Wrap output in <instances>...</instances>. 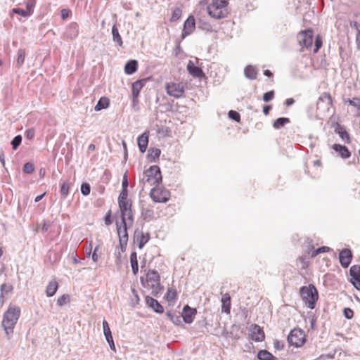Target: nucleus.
<instances>
[{"label": "nucleus", "mask_w": 360, "mask_h": 360, "mask_svg": "<svg viewBox=\"0 0 360 360\" xmlns=\"http://www.w3.org/2000/svg\"><path fill=\"white\" fill-rule=\"evenodd\" d=\"M20 315V307L10 304L4 313L2 326L6 334L9 337L13 333V329Z\"/></svg>", "instance_id": "f257e3e1"}, {"label": "nucleus", "mask_w": 360, "mask_h": 360, "mask_svg": "<svg viewBox=\"0 0 360 360\" xmlns=\"http://www.w3.org/2000/svg\"><path fill=\"white\" fill-rule=\"evenodd\" d=\"M229 1V0H212L207 8L208 14L215 19L227 17L229 13L228 9Z\"/></svg>", "instance_id": "f03ea898"}, {"label": "nucleus", "mask_w": 360, "mask_h": 360, "mask_svg": "<svg viewBox=\"0 0 360 360\" xmlns=\"http://www.w3.org/2000/svg\"><path fill=\"white\" fill-rule=\"evenodd\" d=\"M300 295L308 308L311 309L315 308L316 303L319 299V293L314 285L309 284L307 286H302L300 290Z\"/></svg>", "instance_id": "7ed1b4c3"}, {"label": "nucleus", "mask_w": 360, "mask_h": 360, "mask_svg": "<svg viewBox=\"0 0 360 360\" xmlns=\"http://www.w3.org/2000/svg\"><path fill=\"white\" fill-rule=\"evenodd\" d=\"M288 342L294 347H302L307 342V336L304 331L299 328H295L290 330L288 336Z\"/></svg>", "instance_id": "20e7f679"}, {"label": "nucleus", "mask_w": 360, "mask_h": 360, "mask_svg": "<svg viewBox=\"0 0 360 360\" xmlns=\"http://www.w3.org/2000/svg\"><path fill=\"white\" fill-rule=\"evenodd\" d=\"M133 224H129L128 221H117V231L119 237L120 247L123 252L126 250L128 242L127 228L132 226Z\"/></svg>", "instance_id": "39448f33"}, {"label": "nucleus", "mask_w": 360, "mask_h": 360, "mask_svg": "<svg viewBox=\"0 0 360 360\" xmlns=\"http://www.w3.org/2000/svg\"><path fill=\"white\" fill-rule=\"evenodd\" d=\"M146 183L150 186H158L162 181V174L158 166H151L146 172Z\"/></svg>", "instance_id": "423d86ee"}, {"label": "nucleus", "mask_w": 360, "mask_h": 360, "mask_svg": "<svg viewBox=\"0 0 360 360\" xmlns=\"http://www.w3.org/2000/svg\"><path fill=\"white\" fill-rule=\"evenodd\" d=\"M165 91L169 96L179 98L184 94L185 86L181 82H168L165 84Z\"/></svg>", "instance_id": "0eeeda50"}, {"label": "nucleus", "mask_w": 360, "mask_h": 360, "mask_svg": "<svg viewBox=\"0 0 360 360\" xmlns=\"http://www.w3.org/2000/svg\"><path fill=\"white\" fill-rule=\"evenodd\" d=\"M150 196L154 202H165L170 198V193L167 189L155 186L151 189Z\"/></svg>", "instance_id": "6e6552de"}, {"label": "nucleus", "mask_w": 360, "mask_h": 360, "mask_svg": "<svg viewBox=\"0 0 360 360\" xmlns=\"http://www.w3.org/2000/svg\"><path fill=\"white\" fill-rule=\"evenodd\" d=\"M160 285V277L155 270H150L146 274L144 286L157 290Z\"/></svg>", "instance_id": "1a4fd4ad"}, {"label": "nucleus", "mask_w": 360, "mask_h": 360, "mask_svg": "<svg viewBox=\"0 0 360 360\" xmlns=\"http://www.w3.org/2000/svg\"><path fill=\"white\" fill-rule=\"evenodd\" d=\"M314 38V32L311 29L302 30L297 34V41L299 44L302 47L307 49L309 48L312 45Z\"/></svg>", "instance_id": "9d476101"}, {"label": "nucleus", "mask_w": 360, "mask_h": 360, "mask_svg": "<svg viewBox=\"0 0 360 360\" xmlns=\"http://www.w3.org/2000/svg\"><path fill=\"white\" fill-rule=\"evenodd\" d=\"M118 204L121 212V221H128L129 224H133L134 216L131 210V202H120Z\"/></svg>", "instance_id": "9b49d317"}, {"label": "nucleus", "mask_w": 360, "mask_h": 360, "mask_svg": "<svg viewBox=\"0 0 360 360\" xmlns=\"http://www.w3.org/2000/svg\"><path fill=\"white\" fill-rule=\"evenodd\" d=\"M198 63V61L197 59L195 63L193 60H189L188 62L186 69L188 73L193 77L202 78L205 77V73L197 65Z\"/></svg>", "instance_id": "f8f14e48"}, {"label": "nucleus", "mask_w": 360, "mask_h": 360, "mask_svg": "<svg viewBox=\"0 0 360 360\" xmlns=\"http://www.w3.org/2000/svg\"><path fill=\"white\" fill-rule=\"evenodd\" d=\"M250 338L255 342H262L265 339V334L263 329L257 324L250 327Z\"/></svg>", "instance_id": "ddd939ff"}, {"label": "nucleus", "mask_w": 360, "mask_h": 360, "mask_svg": "<svg viewBox=\"0 0 360 360\" xmlns=\"http://www.w3.org/2000/svg\"><path fill=\"white\" fill-rule=\"evenodd\" d=\"M195 29V20L193 15H191L186 19L184 24V29L182 32V38L191 34Z\"/></svg>", "instance_id": "4468645a"}, {"label": "nucleus", "mask_w": 360, "mask_h": 360, "mask_svg": "<svg viewBox=\"0 0 360 360\" xmlns=\"http://www.w3.org/2000/svg\"><path fill=\"white\" fill-rule=\"evenodd\" d=\"M197 314V310L195 308H191L188 305L184 307L181 316L184 321L186 323H191Z\"/></svg>", "instance_id": "2eb2a0df"}, {"label": "nucleus", "mask_w": 360, "mask_h": 360, "mask_svg": "<svg viewBox=\"0 0 360 360\" xmlns=\"http://www.w3.org/2000/svg\"><path fill=\"white\" fill-rule=\"evenodd\" d=\"M150 79V77L141 79L140 80H137L132 84L131 91L134 101L136 100L141 90L146 85V82Z\"/></svg>", "instance_id": "dca6fc26"}, {"label": "nucleus", "mask_w": 360, "mask_h": 360, "mask_svg": "<svg viewBox=\"0 0 360 360\" xmlns=\"http://www.w3.org/2000/svg\"><path fill=\"white\" fill-rule=\"evenodd\" d=\"M352 258V254L350 250L344 249L339 255V260L341 266L344 268H347L351 263Z\"/></svg>", "instance_id": "f3484780"}, {"label": "nucleus", "mask_w": 360, "mask_h": 360, "mask_svg": "<svg viewBox=\"0 0 360 360\" xmlns=\"http://www.w3.org/2000/svg\"><path fill=\"white\" fill-rule=\"evenodd\" d=\"M164 299L169 305H174L178 299V292L174 286L169 287L164 295Z\"/></svg>", "instance_id": "a211bd4d"}, {"label": "nucleus", "mask_w": 360, "mask_h": 360, "mask_svg": "<svg viewBox=\"0 0 360 360\" xmlns=\"http://www.w3.org/2000/svg\"><path fill=\"white\" fill-rule=\"evenodd\" d=\"M146 302L149 307L154 310V311L159 314H162L164 312L163 307L155 299L147 296L146 297Z\"/></svg>", "instance_id": "6ab92c4d"}, {"label": "nucleus", "mask_w": 360, "mask_h": 360, "mask_svg": "<svg viewBox=\"0 0 360 360\" xmlns=\"http://www.w3.org/2000/svg\"><path fill=\"white\" fill-rule=\"evenodd\" d=\"M148 139H149V132L146 131L143 133L141 136L138 137L137 142L140 151L143 153L146 152L148 144Z\"/></svg>", "instance_id": "aec40b11"}, {"label": "nucleus", "mask_w": 360, "mask_h": 360, "mask_svg": "<svg viewBox=\"0 0 360 360\" xmlns=\"http://www.w3.org/2000/svg\"><path fill=\"white\" fill-rule=\"evenodd\" d=\"M221 311L227 314H230L231 311V296L229 293L222 295L221 300Z\"/></svg>", "instance_id": "412c9836"}, {"label": "nucleus", "mask_w": 360, "mask_h": 360, "mask_svg": "<svg viewBox=\"0 0 360 360\" xmlns=\"http://www.w3.org/2000/svg\"><path fill=\"white\" fill-rule=\"evenodd\" d=\"M335 133L338 134L340 137L347 143H350V137L345 128L340 124H336L335 128Z\"/></svg>", "instance_id": "4be33fe9"}, {"label": "nucleus", "mask_w": 360, "mask_h": 360, "mask_svg": "<svg viewBox=\"0 0 360 360\" xmlns=\"http://www.w3.org/2000/svg\"><path fill=\"white\" fill-rule=\"evenodd\" d=\"M150 239L149 233H144L143 232H140L136 234V240L138 243V246L140 249H142L145 244L148 243Z\"/></svg>", "instance_id": "5701e85b"}, {"label": "nucleus", "mask_w": 360, "mask_h": 360, "mask_svg": "<svg viewBox=\"0 0 360 360\" xmlns=\"http://www.w3.org/2000/svg\"><path fill=\"white\" fill-rule=\"evenodd\" d=\"M333 149L338 152L340 154V155L343 158H347L351 155L348 148L345 146H342L340 144H334L333 146Z\"/></svg>", "instance_id": "b1692460"}, {"label": "nucleus", "mask_w": 360, "mask_h": 360, "mask_svg": "<svg viewBox=\"0 0 360 360\" xmlns=\"http://www.w3.org/2000/svg\"><path fill=\"white\" fill-rule=\"evenodd\" d=\"M58 288V283L56 280L49 283L46 288V294L48 297H52L55 295Z\"/></svg>", "instance_id": "393cba45"}, {"label": "nucleus", "mask_w": 360, "mask_h": 360, "mask_svg": "<svg viewBox=\"0 0 360 360\" xmlns=\"http://www.w3.org/2000/svg\"><path fill=\"white\" fill-rule=\"evenodd\" d=\"M138 63L136 60H129L124 67V71L127 75H131L137 70Z\"/></svg>", "instance_id": "a878e982"}, {"label": "nucleus", "mask_w": 360, "mask_h": 360, "mask_svg": "<svg viewBox=\"0 0 360 360\" xmlns=\"http://www.w3.org/2000/svg\"><path fill=\"white\" fill-rule=\"evenodd\" d=\"M110 105V99L108 97L103 96L98 101L94 107L96 111H100L103 109L108 108Z\"/></svg>", "instance_id": "bb28decb"}, {"label": "nucleus", "mask_w": 360, "mask_h": 360, "mask_svg": "<svg viewBox=\"0 0 360 360\" xmlns=\"http://www.w3.org/2000/svg\"><path fill=\"white\" fill-rule=\"evenodd\" d=\"M257 359L259 360H276V357L266 349H262L258 352Z\"/></svg>", "instance_id": "cd10ccee"}, {"label": "nucleus", "mask_w": 360, "mask_h": 360, "mask_svg": "<svg viewBox=\"0 0 360 360\" xmlns=\"http://www.w3.org/2000/svg\"><path fill=\"white\" fill-rule=\"evenodd\" d=\"M97 240H98L97 245L94 248V252L91 255L92 260L94 262H97L99 259V257L101 254V248H102V245H103V242L101 239H98Z\"/></svg>", "instance_id": "c85d7f7f"}, {"label": "nucleus", "mask_w": 360, "mask_h": 360, "mask_svg": "<svg viewBox=\"0 0 360 360\" xmlns=\"http://www.w3.org/2000/svg\"><path fill=\"white\" fill-rule=\"evenodd\" d=\"M161 150L159 148H153L148 150V159L150 162H156L158 160Z\"/></svg>", "instance_id": "c756f323"}, {"label": "nucleus", "mask_w": 360, "mask_h": 360, "mask_svg": "<svg viewBox=\"0 0 360 360\" xmlns=\"http://www.w3.org/2000/svg\"><path fill=\"white\" fill-rule=\"evenodd\" d=\"M130 263L132 268V272L136 275L139 271V264L137 260V255L136 252H133L130 255Z\"/></svg>", "instance_id": "7c9ffc66"}, {"label": "nucleus", "mask_w": 360, "mask_h": 360, "mask_svg": "<svg viewBox=\"0 0 360 360\" xmlns=\"http://www.w3.org/2000/svg\"><path fill=\"white\" fill-rule=\"evenodd\" d=\"M245 75L250 79H255L257 77V72L255 67L248 65L245 68Z\"/></svg>", "instance_id": "2f4dec72"}, {"label": "nucleus", "mask_w": 360, "mask_h": 360, "mask_svg": "<svg viewBox=\"0 0 360 360\" xmlns=\"http://www.w3.org/2000/svg\"><path fill=\"white\" fill-rule=\"evenodd\" d=\"M350 25L352 27H354L356 30V44L357 46V48L360 49V24H359L357 22L354 21L350 22Z\"/></svg>", "instance_id": "473e14b6"}, {"label": "nucleus", "mask_w": 360, "mask_h": 360, "mask_svg": "<svg viewBox=\"0 0 360 360\" xmlns=\"http://www.w3.org/2000/svg\"><path fill=\"white\" fill-rule=\"evenodd\" d=\"M112 34L113 36V40L118 44L119 46H122L123 41L122 37L119 33L117 26L115 25L112 28Z\"/></svg>", "instance_id": "72a5a7b5"}, {"label": "nucleus", "mask_w": 360, "mask_h": 360, "mask_svg": "<svg viewBox=\"0 0 360 360\" xmlns=\"http://www.w3.org/2000/svg\"><path fill=\"white\" fill-rule=\"evenodd\" d=\"M182 14V10L179 7L174 8L172 10V16L170 18V22H176L181 18Z\"/></svg>", "instance_id": "f704fd0d"}, {"label": "nucleus", "mask_w": 360, "mask_h": 360, "mask_svg": "<svg viewBox=\"0 0 360 360\" xmlns=\"http://www.w3.org/2000/svg\"><path fill=\"white\" fill-rule=\"evenodd\" d=\"M290 122V120L286 117H281L276 120L274 122V127L276 129H281L283 127L285 124H288Z\"/></svg>", "instance_id": "c9c22d12"}, {"label": "nucleus", "mask_w": 360, "mask_h": 360, "mask_svg": "<svg viewBox=\"0 0 360 360\" xmlns=\"http://www.w3.org/2000/svg\"><path fill=\"white\" fill-rule=\"evenodd\" d=\"M25 58V51L23 49H19L18 51V58L16 61V64L18 68H20L24 63Z\"/></svg>", "instance_id": "e433bc0d"}, {"label": "nucleus", "mask_w": 360, "mask_h": 360, "mask_svg": "<svg viewBox=\"0 0 360 360\" xmlns=\"http://www.w3.org/2000/svg\"><path fill=\"white\" fill-rule=\"evenodd\" d=\"M103 333L105 335L106 340H109V339L112 338V335L108 323L105 320L103 321Z\"/></svg>", "instance_id": "4c0bfd02"}, {"label": "nucleus", "mask_w": 360, "mask_h": 360, "mask_svg": "<svg viewBox=\"0 0 360 360\" xmlns=\"http://www.w3.org/2000/svg\"><path fill=\"white\" fill-rule=\"evenodd\" d=\"M319 100L323 102H326L328 107L332 106L333 105V99L329 93H323L319 97Z\"/></svg>", "instance_id": "58836bf2"}, {"label": "nucleus", "mask_w": 360, "mask_h": 360, "mask_svg": "<svg viewBox=\"0 0 360 360\" xmlns=\"http://www.w3.org/2000/svg\"><path fill=\"white\" fill-rule=\"evenodd\" d=\"M351 278H360V266L354 265L349 270Z\"/></svg>", "instance_id": "ea45409f"}, {"label": "nucleus", "mask_w": 360, "mask_h": 360, "mask_svg": "<svg viewBox=\"0 0 360 360\" xmlns=\"http://www.w3.org/2000/svg\"><path fill=\"white\" fill-rule=\"evenodd\" d=\"M70 185L67 182H63L60 186V193L63 198H65L68 195Z\"/></svg>", "instance_id": "a19ab883"}, {"label": "nucleus", "mask_w": 360, "mask_h": 360, "mask_svg": "<svg viewBox=\"0 0 360 360\" xmlns=\"http://www.w3.org/2000/svg\"><path fill=\"white\" fill-rule=\"evenodd\" d=\"M128 193L127 189H122L121 191L119 198H118V203L120 202H126L130 201L127 199Z\"/></svg>", "instance_id": "79ce46f5"}, {"label": "nucleus", "mask_w": 360, "mask_h": 360, "mask_svg": "<svg viewBox=\"0 0 360 360\" xmlns=\"http://www.w3.org/2000/svg\"><path fill=\"white\" fill-rule=\"evenodd\" d=\"M70 301V297L68 295H63L62 296L59 297L57 300V304L58 306H63L64 304H67Z\"/></svg>", "instance_id": "37998d69"}, {"label": "nucleus", "mask_w": 360, "mask_h": 360, "mask_svg": "<svg viewBox=\"0 0 360 360\" xmlns=\"http://www.w3.org/2000/svg\"><path fill=\"white\" fill-rule=\"evenodd\" d=\"M13 12L16 13V14H18L21 16H23V17H27V16H29L32 14V11L31 10H30L29 11H27L25 10H23L22 8H13Z\"/></svg>", "instance_id": "c03bdc74"}, {"label": "nucleus", "mask_w": 360, "mask_h": 360, "mask_svg": "<svg viewBox=\"0 0 360 360\" xmlns=\"http://www.w3.org/2000/svg\"><path fill=\"white\" fill-rule=\"evenodd\" d=\"M314 45H315V49L314 50V52L317 53L319 51V50L321 49V47L322 46V38H321V35L318 34L316 36Z\"/></svg>", "instance_id": "a18cd8bd"}, {"label": "nucleus", "mask_w": 360, "mask_h": 360, "mask_svg": "<svg viewBox=\"0 0 360 360\" xmlns=\"http://www.w3.org/2000/svg\"><path fill=\"white\" fill-rule=\"evenodd\" d=\"M229 118L235 120L237 122H240V115L238 112H236L235 110H230L229 112Z\"/></svg>", "instance_id": "49530a36"}, {"label": "nucleus", "mask_w": 360, "mask_h": 360, "mask_svg": "<svg viewBox=\"0 0 360 360\" xmlns=\"http://www.w3.org/2000/svg\"><path fill=\"white\" fill-rule=\"evenodd\" d=\"M34 170V166L32 163L27 162L23 166V172L27 174H31Z\"/></svg>", "instance_id": "de8ad7c7"}, {"label": "nucleus", "mask_w": 360, "mask_h": 360, "mask_svg": "<svg viewBox=\"0 0 360 360\" xmlns=\"http://www.w3.org/2000/svg\"><path fill=\"white\" fill-rule=\"evenodd\" d=\"M21 141H22V137L20 135H18V136H15L11 142L13 148L14 150H15L20 146V144L21 143Z\"/></svg>", "instance_id": "09e8293b"}, {"label": "nucleus", "mask_w": 360, "mask_h": 360, "mask_svg": "<svg viewBox=\"0 0 360 360\" xmlns=\"http://www.w3.org/2000/svg\"><path fill=\"white\" fill-rule=\"evenodd\" d=\"M90 185L87 183H84L81 186V192L84 195H87L90 193Z\"/></svg>", "instance_id": "8fccbe9b"}, {"label": "nucleus", "mask_w": 360, "mask_h": 360, "mask_svg": "<svg viewBox=\"0 0 360 360\" xmlns=\"http://www.w3.org/2000/svg\"><path fill=\"white\" fill-rule=\"evenodd\" d=\"M274 347L278 351L283 350L284 349V342L283 341H280L278 340H274Z\"/></svg>", "instance_id": "3c124183"}, {"label": "nucleus", "mask_w": 360, "mask_h": 360, "mask_svg": "<svg viewBox=\"0 0 360 360\" xmlns=\"http://www.w3.org/2000/svg\"><path fill=\"white\" fill-rule=\"evenodd\" d=\"M274 97V91H270L268 92H266L263 95V100L265 102H269V101L272 100Z\"/></svg>", "instance_id": "603ef678"}, {"label": "nucleus", "mask_w": 360, "mask_h": 360, "mask_svg": "<svg viewBox=\"0 0 360 360\" xmlns=\"http://www.w3.org/2000/svg\"><path fill=\"white\" fill-rule=\"evenodd\" d=\"M297 261L301 264V267L302 269H307L309 266V262L306 260V259L304 257H298Z\"/></svg>", "instance_id": "864d4df0"}, {"label": "nucleus", "mask_w": 360, "mask_h": 360, "mask_svg": "<svg viewBox=\"0 0 360 360\" xmlns=\"http://www.w3.org/2000/svg\"><path fill=\"white\" fill-rule=\"evenodd\" d=\"M345 103H348L349 105L354 107H357L360 103V99L358 98H354L353 99H347Z\"/></svg>", "instance_id": "5fc2aeb1"}, {"label": "nucleus", "mask_w": 360, "mask_h": 360, "mask_svg": "<svg viewBox=\"0 0 360 360\" xmlns=\"http://www.w3.org/2000/svg\"><path fill=\"white\" fill-rule=\"evenodd\" d=\"M343 312L344 316L348 319H352L354 316V312L350 308H345Z\"/></svg>", "instance_id": "6e6d98bb"}, {"label": "nucleus", "mask_w": 360, "mask_h": 360, "mask_svg": "<svg viewBox=\"0 0 360 360\" xmlns=\"http://www.w3.org/2000/svg\"><path fill=\"white\" fill-rule=\"evenodd\" d=\"M167 316L169 317L170 320L174 324H179L181 323L180 317L178 316H174L171 313H167Z\"/></svg>", "instance_id": "4d7b16f0"}, {"label": "nucleus", "mask_w": 360, "mask_h": 360, "mask_svg": "<svg viewBox=\"0 0 360 360\" xmlns=\"http://www.w3.org/2000/svg\"><path fill=\"white\" fill-rule=\"evenodd\" d=\"M351 282L357 290H360V278H351Z\"/></svg>", "instance_id": "13d9d810"}, {"label": "nucleus", "mask_w": 360, "mask_h": 360, "mask_svg": "<svg viewBox=\"0 0 360 360\" xmlns=\"http://www.w3.org/2000/svg\"><path fill=\"white\" fill-rule=\"evenodd\" d=\"M35 131L33 129H30L26 131V137L28 139H32L34 136Z\"/></svg>", "instance_id": "bf43d9fd"}, {"label": "nucleus", "mask_w": 360, "mask_h": 360, "mask_svg": "<svg viewBox=\"0 0 360 360\" xmlns=\"http://www.w3.org/2000/svg\"><path fill=\"white\" fill-rule=\"evenodd\" d=\"M105 222L107 225H110L112 224V217L110 211H109L107 215L105 216Z\"/></svg>", "instance_id": "052dcab7"}, {"label": "nucleus", "mask_w": 360, "mask_h": 360, "mask_svg": "<svg viewBox=\"0 0 360 360\" xmlns=\"http://www.w3.org/2000/svg\"><path fill=\"white\" fill-rule=\"evenodd\" d=\"M318 249V252L321 254V253H324V252H328L330 250V248L329 247H327V246H323V247H321L319 248H317Z\"/></svg>", "instance_id": "680f3d73"}, {"label": "nucleus", "mask_w": 360, "mask_h": 360, "mask_svg": "<svg viewBox=\"0 0 360 360\" xmlns=\"http://www.w3.org/2000/svg\"><path fill=\"white\" fill-rule=\"evenodd\" d=\"M92 248H93L92 243H91V242H90L89 245L86 248V254L87 257L90 256L91 251H92Z\"/></svg>", "instance_id": "e2e57ef3"}, {"label": "nucleus", "mask_w": 360, "mask_h": 360, "mask_svg": "<svg viewBox=\"0 0 360 360\" xmlns=\"http://www.w3.org/2000/svg\"><path fill=\"white\" fill-rule=\"evenodd\" d=\"M107 342H108L110 349L115 352L116 349H115V343H114V341H113V338L109 339V340H107Z\"/></svg>", "instance_id": "0e129e2a"}, {"label": "nucleus", "mask_w": 360, "mask_h": 360, "mask_svg": "<svg viewBox=\"0 0 360 360\" xmlns=\"http://www.w3.org/2000/svg\"><path fill=\"white\" fill-rule=\"evenodd\" d=\"M70 11L67 9H63L61 11V17L63 19H65L68 17Z\"/></svg>", "instance_id": "69168bd1"}, {"label": "nucleus", "mask_w": 360, "mask_h": 360, "mask_svg": "<svg viewBox=\"0 0 360 360\" xmlns=\"http://www.w3.org/2000/svg\"><path fill=\"white\" fill-rule=\"evenodd\" d=\"M128 186V181H127V175L125 174L123 177V180H122V188L123 189H127Z\"/></svg>", "instance_id": "338daca9"}, {"label": "nucleus", "mask_w": 360, "mask_h": 360, "mask_svg": "<svg viewBox=\"0 0 360 360\" xmlns=\"http://www.w3.org/2000/svg\"><path fill=\"white\" fill-rule=\"evenodd\" d=\"M271 105H265L263 108V112L264 115H267L269 112V110H271Z\"/></svg>", "instance_id": "774afa93"}]
</instances>
